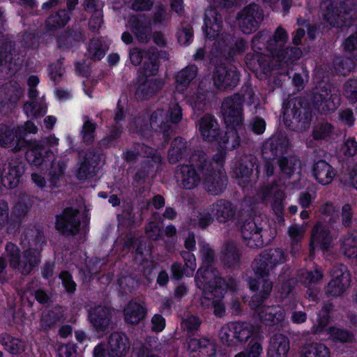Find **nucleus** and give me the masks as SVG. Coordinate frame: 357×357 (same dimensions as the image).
Segmentation results:
<instances>
[{"instance_id":"obj_1","label":"nucleus","mask_w":357,"mask_h":357,"mask_svg":"<svg viewBox=\"0 0 357 357\" xmlns=\"http://www.w3.org/2000/svg\"><path fill=\"white\" fill-rule=\"evenodd\" d=\"M288 36L281 27L277 28L273 38L267 31L258 33L252 40V49L257 53L247 55L246 63L253 71L268 74L271 69L284 68L289 62L299 58L298 48L283 50Z\"/></svg>"},{"instance_id":"obj_2","label":"nucleus","mask_w":357,"mask_h":357,"mask_svg":"<svg viewBox=\"0 0 357 357\" xmlns=\"http://www.w3.org/2000/svg\"><path fill=\"white\" fill-rule=\"evenodd\" d=\"M222 109L225 122L227 127V131L223 138L219 137L218 124L215 119L210 116H203L199 124L198 128L203 139L206 141H218L219 143L226 144L229 138H232V147L238 144V137L234 130L237 126L242 125L243 121L242 114V104L240 97L228 98L224 100Z\"/></svg>"},{"instance_id":"obj_3","label":"nucleus","mask_w":357,"mask_h":357,"mask_svg":"<svg viewBox=\"0 0 357 357\" xmlns=\"http://www.w3.org/2000/svg\"><path fill=\"white\" fill-rule=\"evenodd\" d=\"M44 238L36 227L27 229L22 239L24 249L22 257L20 256L18 248L12 243L6 244V250L10 259V265L17 268L22 274H29L40 262V252Z\"/></svg>"},{"instance_id":"obj_4","label":"nucleus","mask_w":357,"mask_h":357,"mask_svg":"<svg viewBox=\"0 0 357 357\" xmlns=\"http://www.w3.org/2000/svg\"><path fill=\"white\" fill-rule=\"evenodd\" d=\"M285 261V257L282 250L272 249L269 251H265L259 257L255 259L252 263L253 270L256 275L260 277L259 280H251L249 282L250 288L252 291H256V294L252 298V305L257 306L255 301L260 303L264 301L271 294L273 288L272 282L264 278L266 275L271 268L283 263Z\"/></svg>"},{"instance_id":"obj_5","label":"nucleus","mask_w":357,"mask_h":357,"mask_svg":"<svg viewBox=\"0 0 357 357\" xmlns=\"http://www.w3.org/2000/svg\"><path fill=\"white\" fill-rule=\"evenodd\" d=\"M197 287L203 291V296L201 298V304L206 308L212 307L215 317H221L225 314V306L222 299L226 289L235 290L237 287L236 282L233 279H229L226 282L219 280L218 282L206 283L205 272L201 270L195 278Z\"/></svg>"},{"instance_id":"obj_6","label":"nucleus","mask_w":357,"mask_h":357,"mask_svg":"<svg viewBox=\"0 0 357 357\" xmlns=\"http://www.w3.org/2000/svg\"><path fill=\"white\" fill-rule=\"evenodd\" d=\"M225 154L223 151H220L211 162L206 161L204 154L195 155L192 158V162L198 161L197 166L205 188L213 195H218L226 186L227 178L223 168Z\"/></svg>"},{"instance_id":"obj_7","label":"nucleus","mask_w":357,"mask_h":357,"mask_svg":"<svg viewBox=\"0 0 357 357\" xmlns=\"http://www.w3.org/2000/svg\"><path fill=\"white\" fill-rule=\"evenodd\" d=\"M324 20L332 26H341L357 17V5L354 0L324 1L320 5Z\"/></svg>"},{"instance_id":"obj_8","label":"nucleus","mask_w":357,"mask_h":357,"mask_svg":"<svg viewBox=\"0 0 357 357\" xmlns=\"http://www.w3.org/2000/svg\"><path fill=\"white\" fill-rule=\"evenodd\" d=\"M309 109H314L321 113H328L336 109L340 98L335 93L329 94L328 86L324 82L319 83L308 96Z\"/></svg>"},{"instance_id":"obj_9","label":"nucleus","mask_w":357,"mask_h":357,"mask_svg":"<svg viewBox=\"0 0 357 357\" xmlns=\"http://www.w3.org/2000/svg\"><path fill=\"white\" fill-rule=\"evenodd\" d=\"M283 113L286 121L292 116L291 123L297 131L303 132L309 128L312 115L308 109L303 106L301 99L294 98L289 100L284 107Z\"/></svg>"},{"instance_id":"obj_10","label":"nucleus","mask_w":357,"mask_h":357,"mask_svg":"<svg viewBox=\"0 0 357 357\" xmlns=\"http://www.w3.org/2000/svg\"><path fill=\"white\" fill-rule=\"evenodd\" d=\"M181 108L177 104L172 105L167 112L162 109L154 111L150 118V126L153 130L166 132L169 123H176L181 119Z\"/></svg>"},{"instance_id":"obj_11","label":"nucleus","mask_w":357,"mask_h":357,"mask_svg":"<svg viewBox=\"0 0 357 357\" xmlns=\"http://www.w3.org/2000/svg\"><path fill=\"white\" fill-rule=\"evenodd\" d=\"M262 13L258 6L251 4L245 7L237 15V22L241 30L246 34L255 31L262 20Z\"/></svg>"},{"instance_id":"obj_12","label":"nucleus","mask_w":357,"mask_h":357,"mask_svg":"<svg viewBox=\"0 0 357 357\" xmlns=\"http://www.w3.org/2000/svg\"><path fill=\"white\" fill-rule=\"evenodd\" d=\"M205 32L208 38H213L218 46L223 47L227 45L229 36L220 34L221 18L213 8H209L205 13Z\"/></svg>"},{"instance_id":"obj_13","label":"nucleus","mask_w":357,"mask_h":357,"mask_svg":"<svg viewBox=\"0 0 357 357\" xmlns=\"http://www.w3.org/2000/svg\"><path fill=\"white\" fill-rule=\"evenodd\" d=\"M342 47L348 57L337 58L335 61V68L337 73L345 75L353 69V60H357V33L347 38Z\"/></svg>"},{"instance_id":"obj_14","label":"nucleus","mask_w":357,"mask_h":357,"mask_svg":"<svg viewBox=\"0 0 357 357\" xmlns=\"http://www.w3.org/2000/svg\"><path fill=\"white\" fill-rule=\"evenodd\" d=\"M332 280L327 287V293L338 296L349 286L350 277L347 268L343 265L335 266L331 271Z\"/></svg>"},{"instance_id":"obj_15","label":"nucleus","mask_w":357,"mask_h":357,"mask_svg":"<svg viewBox=\"0 0 357 357\" xmlns=\"http://www.w3.org/2000/svg\"><path fill=\"white\" fill-rule=\"evenodd\" d=\"M239 80L238 73L234 66H218L213 73L215 85L220 89L233 88Z\"/></svg>"},{"instance_id":"obj_16","label":"nucleus","mask_w":357,"mask_h":357,"mask_svg":"<svg viewBox=\"0 0 357 357\" xmlns=\"http://www.w3.org/2000/svg\"><path fill=\"white\" fill-rule=\"evenodd\" d=\"M23 174L22 167L20 165L0 162V190L3 187L6 188H14L17 186L20 178Z\"/></svg>"},{"instance_id":"obj_17","label":"nucleus","mask_w":357,"mask_h":357,"mask_svg":"<svg viewBox=\"0 0 357 357\" xmlns=\"http://www.w3.org/2000/svg\"><path fill=\"white\" fill-rule=\"evenodd\" d=\"M257 200L270 202L272 208L275 214L279 215L283 211V192L275 185L263 187L257 192Z\"/></svg>"},{"instance_id":"obj_18","label":"nucleus","mask_w":357,"mask_h":357,"mask_svg":"<svg viewBox=\"0 0 357 357\" xmlns=\"http://www.w3.org/2000/svg\"><path fill=\"white\" fill-rule=\"evenodd\" d=\"M79 225L78 211L73 208H66L62 215L56 218V228L63 234L77 232Z\"/></svg>"},{"instance_id":"obj_19","label":"nucleus","mask_w":357,"mask_h":357,"mask_svg":"<svg viewBox=\"0 0 357 357\" xmlns=\"http://www.w3.org/2000/svg\"><path fill=\"white\" fill-rule=\"evenodd\" d=\"M333 238L330 234L327 227L319 222L314 226L311 235V252L316 248L326 252L333 246Z\"/></svg>"},{"instance_id":"obj_20","label":"nucleus","mask_w":357,"mask_h":357,"mask_svg":"<svg viewBox=\"0 0 357 357\" xmlns=\"http://www.w3.org/2000/svg\"><path fill=\"white\" fill-rule=\"evenodd\" d=\"M255 218H249L241 227L242 237L245 243L250 248L261 247L264 244L261 227L257 226Z\"/></svg>"},{"instance_id":"obj_21","label":"nucleus","mask_w":357,"mask_h":357,"mask_svg":"<svg viewBox=\"0 0 357 357\" xmlns=\"http://www.w3.org/2000/svg\"><path fill=\"white\" fill-rule=\"evenodd\" d=\"M113 311L104 306H96L89 310V319L96 331H105L111 324Z\"/></svg>"},{"instance_id":"obj_22","label":"nucleus","mask_w":357,"mask_h":357,"mask_svg":"<svg viewBox=\"0 0 357 357\" xmlns=\"http://www.w3.org/2000/svg\"><path fill=\"white\" fill-rule=\"evenodd\" d=\"M255 163L252 155H245L237 161L233 167L235 176L240 178L238 184L245 188L250 181V176Z\"/></svg>"},{"instance_id":"obj_23","label":"nucleus","mask_w":357,"mask_h":357,"mask_svg":"<svg viewBox=\"0 0 357 357\" xmlns=\"http://www.w3.org/2000/svg\"><path fill=\"white\" fill-rule=\"evenodd\" d=\"M259 319L267 326L279 325L285 321V312L280 305L266 306L261 308L258 313Z\"/></svg>"},{"instance_id":"obj_24","label":"nucleus","mask_w":357,"mask_h":357,"mask_svg":"<svg viewBox=\"0 0 357 357\" xmlns=\"http://www.w3.org/2000/svg\"><path fill=\"white\" fill-rule=\"evenodd\" d=\"M147 310L144 303L131 301L123 308L125 321L131 325H137L146 316Z\"/></svg>"},{"instance_id":"obj_25","label":"nucleus","mask_w":357,"mask_h":357,"mask_svg":"<svg viewBox=\"0 0 357 357\" xmlns=\"http://www.w3.org/2000/svg\"><path fill=\"white\" fill-rule=\"evenodd\" d=\"M26 144L24 139L17 135L16 130L4 125L0 126V146L11 148L13 151H18Z\"/></svg>"},{"instance_id":"obj_26","label":"nucleus","mask_w":357,"mask_h":357,"mask_svg":"<svg viewBox=\"0 0 357 357\" xmlns=\"http://www.w3.org/2000/svg\"><path fill=\"white\" fill-rule=\"evenodd\" d=\"M211 213L220 223H226L232 220L236 215V208L229 201L220 199L212 204Z\"/></svg>"},{"instance_id":"obj_27","label":"nucleus","mask_w":357,"mask_h":357,"mask_svg":"<svg viewBox=\"0 0 357 357\" xmlns=\"http://www.w3.org/2000/svg\"><path fill=\"white\" fill-rule=\"evenodd\" d=\"M127 337L122 333H114L109 338L107 354L109 357H122L129 349Z\"/></svg>"},{"instance_id":"obj_28","label":"nucleus","mask_w":357,"mask_h":357,"mask_svg":"<svg viewBox=\"0 0 357 357\" xmlns=\"http://www.w3.org/2000/svg\"><path fill=\"white\" fill-rule=\"evenodd\" d=\"M312 173L317 182L323 185L330 184L336 176L335 169L324 160L317 162L312 167Z\"/></svg>"},{"instance_id":"obj_29","label":"nucleus","mask_w":357,"mask_h":357,"mask_svg":"<svg viewBox=\"0 0 357 357\" xmlns=\"http://www.w3.org/2000/svg\"><path fill=\"white\" fill-rule=\"evenodd\" d=\"M289 350L288 338L281 333L271 337L268 351V357H287Z\"/></svg>"},{"instance_id":"obj_30","label":"nucleus","mask_w":357,"mask_h":357,"mask_svg":"<svg viewBox=\"0 0 357 357\" xmlns=\"http://www.w3.org/2000/svg\"><path fill=\"white\" fill-rule=\"evenodd\" d=\"M177 178L185 189H192L199 183L201 177L192 165H182L177 172Z\"/></svg>"},{"instance_id":"obj_31","label":"nucleus","mask_w":357,"mask_h":357,"mask_svg":"<svg viewBox=\"0 0 357 357\" xmlns=\"http://www.w3.org/2000/svg\"><path fill=\"white\" fill-rule=\"evenodd\" d=\"M234 333L236 335L237 343H245L253 335L258 333L260 327L250 322L234 321L231 322Z\"/></svg>"},{"instance_id":"obj_32","label":"nucleus","mask_w":357,"mask_h":357,"mask_svg":"<svg viewBox=\"0 0 357 357\" xmlns=\"http://www.w3.org/2000/svg\"><path fill=\"white\" fill-rule=\"evenodd\" d=\"M162 84V82L159 79H148L142 77L139 79V84L137 89L136 95L139 98H148L160 89Z\"/></svg>"},{"instance_id":"obj_33","label":"nucleus","mask_w":357,"mask_h":357,"mask_svg":"<svg viewBox=\"0 0 357 357\" xmlns=\"http://www.w3.org/2000/svg\"><path fill=\"white\" fill-rule=\"evenodd\" d=\"M203 256H204V266L199 269L197 273H199L201 270H204L205 272V282L206 283H211V282H220L222 278H219L217 271L215 270L213 267L211 266V262L213 261L214 252L212 250L206 248L203 250ZM198 275V273H197ZM197 275H196L197 277Z\"/></svg>"},{"instance_id":"obj_34","label":"nucleus","mask_w":357,"mask_h":357,"mask_svg":"<svg viewBox=\"0 0 357 357\" xmlns=\"http://www.w3.org/2000/svg\"><path fill=\"white\" fill-rule=\"evenodd\" d=\"M188 347L192 351L199 349L204 357H215L216 354L215 344L206 338L191 339L188 342Z\"/></svg>"},{"instance_id":"obj_35","label":"nucleus","mask_w":357,"mask_h":357,"mask_svg":"<svg viewBox=\"0 0 357 357\" xmlns=\"http://www.w3.org/2000/svg\"><path fill=\"white\" fill-rule=\"evenodd\" d=\"M129 26L139 42L147 43L149 41L151 31L149 21L144 18H134Z\"/></svg>"},{"instance_id":"obj_36","label":"nucleus","mask_w":357,"mask_h":357,"mask_svg":"<svg viewBox=\"0 0 357 357\" xmlns=\"http://www.w3.org/2000/svg\"><path fill=\"white\" fill-rule=\"evenodd\" d=\"M307 229V224L303 225L294 224L289 227L288 236L289 237L290 243L291 245V252L296 254L298 252L301 248V241L303 238L305 233Z\"/></svg>"},{"instance_id":"obj_37","label":"nucleus","mask_w":357,"mask_h":357,"mask_svg":"<svg viewBox=\"0 0 357 357\" xmlns=\"http://www.w3.org/2000/svg\"><path fill=\"white\" fill-rule=\"evenodd\" d=\"M300 357H330V351L321 343H306L301 351Z\"/></svg>"},{"instance_id":"obj_38","label":"nucleus","mask_w":357,"mask_h":357,"mask_svg":"<svg viewBox=\"0 0 357 357\" xmlns=\"http://www.w3.org/2000/svg\"><path fill=\"white\" fill-rule=\"evenodd\" d=\"M197 68L190 66L180 71L176 76V89L182 92L195 78Z\"/></svg>"},{"instance_id":"obj_39","label":"nucleus","mask_w":357,"mask_h":357,"mask_svg":"<svg viewBox=\"0 0 357 357\" xmlns=\"http://www.w3.org/2000/svg\"><path fill=\"white\" fill-rule=\"evenodd\" d=\"M44 147L39 142H33L29 144L26 159L31 164L40 165L46 162L45 157L43 155Z\"/></svg>"},{"instance_id":"obj_40","label":"nucleus","mask_w":357,"mask_h":357,"mask_svg":"<svg viewBox=\"0 0 357 357\" xmlns=\"http://www.w3.org/2000/svg\"><path fill=\"white\" fill-rule=\"evenodd\" d=\"M239 261V255L235 245L232 243L225 244L222 252V261L229 267L236 266Z\"/></svg>"},{"instance_id":"obj_41","label":"nucleus","mask_w":357,"mask_h":357,"mask_svg":"<svg viewBox=\"0 0 357 357\" xmlns=\"http://www.w3.org/2000/svg\"><path fill=\"white\" fill-rule=\"evenodd\" d=\"M277 162L281 172L288 176L296 172L301 166L300 161L295 157H282L278 159Z\"/></svg>"},{"instance_id":"obj_42","label":"nucleus","mask_w":357,"mask_h":357,"mask_svg":"<svg viewBox=\"0 0 357 357\" xmlns=\"http://www.w3.org/2000/svg\"><path fill=\"white\" fill-rule=\"evenodd\" d=\"M342 250L349 258H357V234H349L342 241Z\"/></svg>"},{"instance_id":"obj_43","label":"nucleus","mask_w":357,"mask_h":357,"mask_svg":"<svg viewBox=\"0 0 357 357\" xmlns=\"http://www.w3.org/2000/svg\"><path fill=\"white\" fill-rule=\"evenodd\" d=\"M141 152L136 153L133 151H128L123 154V158L128 162H132L137 158V155L141 154L143 157H151L155 162H159L161 161V157L160 154L155 153V151L150 147L146 146H141Z\"/></svg>"},{"instance_id":"obj_44","label":"nucleus","mask_w":357,"mask_h":357,"mask_svg":"<svg viewBox=\"0 0 357 357\" xmlns=\"http://www.w3.org/2000/svg\"><path fill=\"white\" fill-rule=\"evenodd\" d=\"M24 111L28 117L38 118L46 113L47 106L42 101L27 102L24 105Z\"/></svg>"},{"instance_id":"obj_45","label":"nucleus","mask_w":357,"mask_h":357,"mask_svg":"<svg viewBox=\"0 0 357 357\" xmlns=\"http://www.w3.org/2000/svg\"><path fill=\"white\" fill-rule=\"evenodd\" d=\"M232 326L231 322L227 323L222 326L219 333L220 342L227 347H234L237 344L236 335L233 332Z\"/></svg>"},{"instance_id":"obj_46","label":"nucleus","mask_w":357,"mask_h":357,"mask_svg":"<svg viewBox=\"0 0 357 357\" xmlns=\"http://www.w3.org/2000/svg\"><path fill=\"white\" fill-rule=\"evenodd\" d=\"M160 349L156 337H151L149 340L137 351L133 352L131 357H158L152 354L153 351Z\"/></svg>"},{"instance_id":"obj_47","label":"nucleus","mask_w":357,"mask_h":357,"mask_svg":"<svg viewBox=\"0 0 357 357\" xmlns=\"http://www.w3.org/2000/svg\"><path fill=\"white\" fill-rule=\"evenodd\" d=\"M69 19L68 13L66 10H62L48 17L46 21V26L50 29H56L66 25Z\"/></svg>"},{"instance_id":"obj_48","label":"nucleus","mask_w":357,"mask_h":357,"mask_svg":"<svg viewBox=\"0 0 357 357\" xmlns=\"http://www.w3.org/2000/svg\"><path fill=\"white\" fill-rule=\"evenodd\" d=\"M212 215L206 210L197 212L191 218L190 224L193 227L204 228L212 223Z\"/></svg>"},{"instance_id":"obj_49","label":"nucleus","mask_w":357,"mask_h":357,"mask_svg":"<svg viewBox=\"0 0 357 357\" xmlns=\"http://www.w3.org/2000/svg\"><path fill=\"white\" fill-rule=\"evenodd\" d=\"M185 149V142L181 138H176L169 151V160L171 163L176 162Z\"/></svg>"},{"instance_id":"obj_50","label":"nucleus","mask_w":357,"mask_h":357,"mask_svg":"<svg viewBox=\"0 0 357 357\" xmlns=\"http://www.w3.org/2000/svg\"><path fill=\"white\" fill-rule=\"evenodd\" d=\"M357 152V142L354 139H348L338 150L340 158L351 157Z\"/></svg>"},{"instance_id":"obj_51","label":"nucleus","mask_w":357,"mask_h":357,"mask_svg":"<svg viewBox=\"0 0 357 357\" xmlns=\"http://www.w3.org/2000/svg\"><path fill=\"white\" fill-rule=\"evenodd\" d=\"M333 130L328 123H320L313 129L312 135L315 139H323L330 136Z\"/></svg>"},{"instance_id":"obj_52","label":"nucleus","mask_w":357,"mask_h":357,"mask_svg":"<svg viewBox=\"0 0 357 357\" xmlns=\"http://www.w3.org/2000/svg\"><path fill=\"white\" fill-rule=\"evenodd\" d=\"M158 70V64L154 56L153 53L151 56H149L148 61L144 62L142 69V74L145 78H148L149 76L155 75Z\"/></svg>"},{"instance_id":"obj_53","label":"nucleus","mask_w":357,"mask_h":357,"mask_svg":"<svg viewBox=\"0 0 357 357\" xmlns=\"http://www.w3.org/2000/svg\"><path fill=\"white\" fill-rule=\"evenodd\" d=\"M328 320L329 316L328 310L326 308H324L318 315L316 322L313 324L312 328V333L314 334L320 333L328 323Z\"/></svg>"},{"instance_id":"obj_54","label":"nucleus","mask_w":357,"mask_h":357,"mask_svg":"<svg viewBox=\"0 0 357 357\" xmlns=\"http://www.w3.org/2000/svg\"><path fill=\"white\" fill-rule=\"evenodd\" d=\"M95 130L96 124L85 117L82 131V138L85 142L91 143L93 141Z\"/></svg>"},{"instance_id":"obj_55","label":"nucleus","mask_w":357,"mask_h":357,"mask_svg":"<svg viewBox=\"0 0 357 357\" xmlns=\"http://www.w3.org/2000/svg\"><path fill=\"white\" fill-rule=\"evenodd\" d=\"M328 333L330 335V337L333 340H338L342 342H351L353 339L351 334L347 331L337 328L330 327L328 330Z\"/></svg>"},{"instance_id":"obj_56","label":"nucleus","mask_w":357,"mask_h":357,"mask_svg":"<svg viewBox=\"0 0 357 357\" xmlns=\"http://www.w3.org/2000/svg\"><path fill=\"white\" fill-rule=\"evenodd\" d=\"M271 151L275 156H280L283 154L287 149L289 142L287 139H280L273 137L271 139Z\"/></svg>"},{"instance_id":"obj_57","label":"nucleus","mask_w":357,"mask_h":357,"mask_svg":"<svg viewBox=\"0 0 357 357\" xmlns=\"http://www.w3.org/2000/svg\"><path fill=\"white\" fill-rule=\"evenodd\" d=\"M1 342L5 348L12 354L19 352L23 347L22 342L19 339L10 336L4 337L1 340Z\"/></svg>"},{"instance_id":"obj_58","label":"nucleus","mask_w":357,"mask_h":357,"mask_svg":"<svg viewBox=\"0 0 357 357\" xmlns=\"http://www.w3.org/2000/svg\"><path fill=\"white\" fill-rule=\"evenodd\" d=\"M344 91L347 97L352 103H357V79L348 81L344 85Z\"/></svg>"},{"instance_id":"obj_59","label":"nucleus","mask_w":357,"mask_h":357,"mask_svg":"<svg viewBox=\"0 0 357 357\" xmlns=\"http://www.w3.org/2000/svg\"><path fill=\"white\" fill-rule=\"evenodd\" d=\"M183 258L185 261V266L186 268L185 275L190 276L196 268L195 257L190 252H184L182 254Z\"/></svg>"},{"instance_id":"obj_60","label":"nucleus","mask_w":357,"mask_h":357,"mask_svg":"<svg viewBox=\"0 0 357 357\" xmlns=\"http://www.w3.org/2000/svg\"><path fill=\"white\" fill-rule=\"evenodd\" d=\"M88 51L90 56L97 60H100L103 57L105 54L101 45L98 40H96L91 41L89 45Z\"/></svg>"},{"instance_id":"obj_61","label":"nucleus","mask_w":357,"mask_h":357,"mask_svg":"<svg viewBox=\"0 0 357 357\" xmlns=\"http://www.w3.org/2000/svg\"><path fill=\"white\" fill-rule=\"evenodd\" d=\"M62 284L67 291L74 292L76 289V284L72 279L71 275L67 271H63L60 274Z\"/></svg>"},{"instance_id":"obj_62","label":"nucleus","mask_w":357,"mask_h":357,"mask_svg":"<svg viewBox=\"0 0 357 357\" xmlns=\"http://www.w3.org/2000/svg\"><path fill=\"white\" fill-rule=\"evenodd\" d=\"M151 56L148 52L137 48L132 49L130 52V59L134 65H139L143 58Z\"/></svg>"},{"instance_id":"obj_63","label":"nucleus","mask_w":357,"mask_h":357,"mask_svg":"<svg viewBox=\"0 0 357 357\" xmlns=\"http://www.w3.org/2000/svg\"><path fill=\"white\" fill-rule=\"evenodd\" d=\"M262 353V346L260 342L251 340L248 346L246 355L248 357H259Z\"/></svg>"},{"instance_id":"obj_64","label":"nucleus","mask_w":357,"mask_h":357,"mask_svg":"<svg viewBox=\"0 0 357 357\" xmlns=\"http://www.w3.org/2000/svg\"><path fill=\"white\" fill-rule=\"evenodd\" d=\"M342 180L345 183L350 184L354 188L357 189V167H354L345 174Z\"/></svg>"}]
</instances>
